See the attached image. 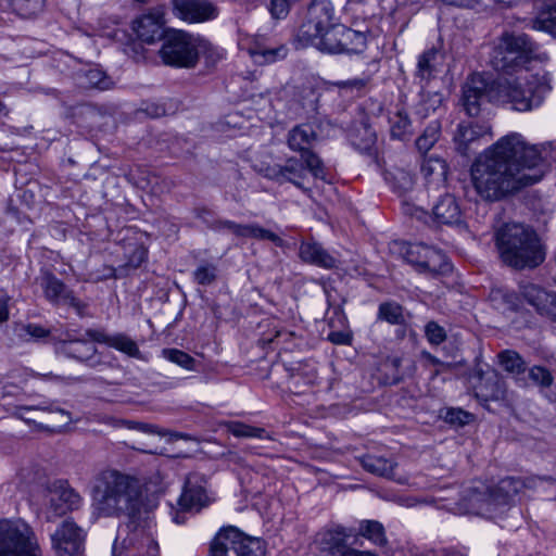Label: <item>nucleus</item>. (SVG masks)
<instances>
[{
  "label": "nucleus",
  "instance_id": "obj_56",
  "mask_svg": "<svg viewBox=\"0 0 556 556\" xmlns=\"http://www.w3.org/2000/svg\"><path fill=\"white\" fill-rule=\"evenodd\" d=\"M491 296L493 301L501 296L509 305L510 308L515 307V296L511 293L503 292L502 290H495L492 291Z\"/></svg>",
  "mask_w": 556,
  "mask_h": 556
},
{
  "label": "nucleus",
  "instance_id": "obj_4",
  "mask_svg": "<svg viewBox=\"0 0 556 556\" xmlns=\"http://www.w3.org/2000/svg\"><path fill=\"white\" fill-rule=\"evenodd\" d=\"M538 176L505 169L503 163L480 153L470 166V185L483 201L495 202L523 187L535 184Z\"/></svg>",
  "mask_w": 556,
  "mask_h": 556
},
{
  "label": "nucleus",
  "instance_id": "obj_17",
  "mask_svg": "<svg viewBox=\"0 0 556 556\" xmlns=\"http://www.w3.org/2000/svg\"><path fill=\"white\" fill-rule=\"evenodd\" d=\"M174 15L181 21L194 24L214 20L217 8L208 0H172Z\"/></svg>",
  "mask_w": 556,
  "mask_h": 556
},
{
  "label": "nucleus",
  "instance_id": "obj_45",
  "mask_svg": "<svg viewBox=\"0 0 556 556\" xmlns=\"http://www.w3.org/2000/svg\"><path fill=\"white\" fill-rule=\"evenodd\" d=\"M442 103V96L438 92L424 94L418 105V114L426 117L431 111L434 112Z\"/></svg>",
  "mask_w": 556,
  "mask_h": 556
},
{
  "label": "nucleus",
  "instance_id": "obj_35",
  "mask_svg": "<svg viewBox=\"0 0 556 556\" xmlns=\"http://www.w3.org/2000/svg\"><path fill=\"white\" fill-rule=\"evenodd\" d=\"M241 238H253L258 240H269L277 247L283 245V240L273 231L261 227L257 224H248L242 227H235Z\"/></svg>",
  "mask_w": 556,
  "mask_h": 556
},
{
  "label": "nucleus",
  "instance_id": "obj_11",
  "mask_svg": "<svg viewBox=\"0 0 556 556\" xmlns=\"http://www.w3.org/2000/svg\"><path fill=\"white\" fill-rule=\"evenodd\" d=\"M211 556H265V548L261 540L245 535L236 527H227L215 535Z\"/></svg>",
  "mask_w": 556,
  "mask_h": 556
},
{
  "label": "nucleus",
  "instance_id": "obj_51",
  "mask_svg": "<svg viewBox=\"0 0 556 556\" xmlns=\"http://www.w3.org/2000/svg\"><path fill=\"white\" fill-rule=\"evenodd\" d=\"M22 329L26 334L34 339H41L49 334V331L47 329L35 324H28L26 326H23Z\"/></svg>",
  "mask_w": 556,
  "mask_h": 556
},
{
  "label": "nucleus",
  "instance_id": "obj_55",
  "mask_svg": "<svg viewBox=\"0 0 556 556\" xmlns=\"http://www.w3.org/2000/svg\"><path fill=\"white\" fill-rule=\"evenodd\" d=\"M9 295L0 294V324L9 319Z\"/></svg>",
  "mask_w": 556,
  "mask_h": 556
},
{
  "label": "nucleus",
  "instance_id": "obj_5",
  "mask_svg": "<svg viewBox=\"0 0 556 556\" xmlns=\"http://www.w3.org/2000/svg\"><path fill=\"white\" fill-rule=\"evenodd\" d=\"M504 263L515 268L535 267L544 261L536 233L521 224H506L495 235Z\"/></svg>",
  "mask_w": 556,
  "mask_h": 556
},
{
  "label": "nucleus",
  "instance_id": "obj_31",
  "mask_svg": "<svg viewBox=\"0 0 556 556\" xmlns=\"http://www.w3.org/2000/svg\"><path fill=\"white\" fill-rule=\"evenodd\" d=\"M421 173L429 185L438 188L446 181L447 164L440 157L429 156L422 162Z\"/></svg>",
  "mask_w": 556,
  "mask_h": 556
},
{
  "label": "nucleus",
  "instance_id": "obj_43",
  "mask_svg": "<svg viewBox=\"0 0 556 556\" xmlns=\"http://www.w3.org/2000/svg\"><path fill=\"white\" fill-rule=\"evenodd\" d=\"M369 83V77H355L348 80L333 83L341 91L346 94H359L365 90Z\"/></svg>",
  "mask_w": 556,
  "mask_h": 556
},
{
  "label": "nucleus",
  "instance_id": "obj_41",
  "mask_svg": "<svg viewBox=\"0 0 556 556\" xmlns=\"http://www.w3.org/2000/svg\"><path fill=\"white\" fill-rule=\"evenodd\" d=\"M497 357L500 365L507 372L520 374L525 371V362L517 352L505 350L502 351Z\"/></svg>",
  "mask_w": 556,
  "mask_h": 556
},
{
  "label": "nucleus",
  "instance_id": "obj_13",
  "mask_svg": "<svg viewBox=\"0 0 556 556\" xmlns=\"http://www.w3.org/2000/svg\"><path fill=\"white\" fill-rule=\"evenodd\" d=\"M317 140L311 124H301L293 127L287 137V143L290 150L300 153L301 160L306 164L307 170L315 177L326 180V168L320 157L312 151Z\"/></svg>",
  "mask_w": 556,
  "mask_h": 556
},
{
  "label": "nucleus",
  "instance_id": "obj_29",
  "mask_svg": "<svg viewBox=\"0 0 556 556\" xmlns=\"http://www.w3.org/2000/svg\"><path fill=\"white\" fill-rule=\"evenodd\" d=\"M207 495L203 486L193 485L188 479L185 489L178 500L179 509L182 511L199 510L206 505Z\"/></svg>",
  "mask_w": 556,
  "mask_h": 556
},
{
  "label": "nucleus",
  "instance_id": "obj_19",
  "mask_svg": "<svg viewBox=\"0 0 556 556\" xmlns=\"http://www.w3.org/2000/svg\"><path fill=\"white\" fill-rule=\"evenodd\" d=\"M486 136L492 137V129L488 123H460L454 135L456 150L463 155H468Z\"/></svg>",
  "mask_w": 556,
  "mask_h": 556
},
{
  "label": "nucleus",
  "instance_id": "obj_21",
  "mask_svg": "<svg viewBox=\"0 0 556 556\" xmlns=\"http://www.w3.org/2000/svg\"><path fill=\"white\" fill-rule=\"evenodd\" d=\"M490 87L480 74H473L463 88V105L469 116H478L482 103L489 99Z\"/></svg>",
  "mask_w": 556,
  "mask_h": 556
},
{
  "label": "nucleus",
  "instance_id": "obj_16",
  "mask_svg": "<svg viewBox=\"0 0 556 556\" xmlns=\"http://www.w3.org/2000/svg\"><path fill=\"white\" fill-rule=\"evenodd\" d=\"M39 283L46 300L53 305L73 307L79 314L85 309V304L53 274L43 273L40 276Z\"/></svg>",
  "mask_w": 556,
  "mask_h": 556
},
{
  "label": "nucleus",
  "instance_id": "obj_32",
  "mask_svg": "<svg viewBox=\"0 0 556 556\" xmlns=\"http://www.w3.org/2000/svg\"><path fill=\"white\" fill-rule=\"evenodd\" d=\"M363 468L374 475L395 479V463L392 459L382 456L366 454L359 457Z\"/></svg>",
  "mask_w": 556,
  "mask_h": 556
},
{
  "label": "nucleus",
  "instance_id": "obj_6",
  "mask_svg": "<svg viewBox=\"0 0 556 556\" xmlns=\"http://www.w3.org/2000/svg\"><path fill=\"white\" fill-rule=\"evenodd\" d=\"M333 8L327 1H314L299 28L296 40L301 47L312 46L330 54H339V38L334 33Z\"/></svg>",
  "mask_w": 556,
  "mask_h": 556
},
{
  "label": "nucleus",
  "instance_id": "obj_20",
  "mask_svg": "<svg viewBox=\"0 0 556 556\" xmlns=\"http://www.w3.org/2000/svg\"><path fill=\"white\" fill-rule=\"evenodd\" d=\"M307 167L304 161L295 157L287 160L285 165H271L261 169V173L279 184L291 182L301 188Z\"/></svg>",
  "mask_w": 556,
  "mask_h": 556
},
{
  "label": "nucleus",
  "instance_id": "obj_39",
  "mask_svg": "<svg viewBox=\"0 0 556 556\" xmlns=\"http://www.w3.org/2000/svg\"><path fill=\"white\" fill-rule=\"evenodd\" d=\"M441 134V125L438 121H432L417 138L416 147L420 152L429 151L438 141Z\"/></svg>",
  "mask_w": 556,
  "mask_h": 556
},
{
  "label": "nucleus",
  "instance_id": "obj_1",
  "mask_svg": "<svg viewBox=\"0 0 556 556\" xmlns=\"http://www.w3.org/2000/svg\"><path fill=\"white\" fill-rule=\"evenodd\" d=\"M91 496L99 515L128 517V521L118 527L112 556H160L153 528L141 521L142 489L136 478L117 470H104L97 476Z\"/></svg>",
  "mask_w": 556,
  "mask_h": 556
},
{
  "label": "nucleus",
  "instance_id": "obj_8",
  "mask_svg": "<svg viewBox=\"0 0 556 556\" xmlns=\"http://www.w3.org/2000/svg\"><path fill=\"white\" fill-rule=\"evenodd\" d=\"M523 486L525 483L520 479L505 478L492 490L470 491L463 497L460 506L464 513L493 517L502 507L508 505Z\"/></svg>",
  "mask_w": 556,
  "mask_h": 556
},
{
  "label": "nucleus",
  "instance_id": "obj_26",
  "mask_svg": "<svg viewBox=\"0 0 556 556\" xmlns=\"http://www.w3.org/2000/svg\"><path fill=\"white\" fill-rule=\"evenodd\" d=\"M475 378L477 382H475L473 389L477 397L483 401H496L503 396V381L495 371L491 370L485 374L479 371Z\"/></svg>",
  "mask_w": 556,
  "mask_h": 556
},
{
  "label": "nucleus",
  "instance_id": "obj_40",
  "mask_svg": "<svg viewBox=\"0 0 556 556\" xmlns=\"http://www.w3.org/2000/svg\"><path fill=\"white\" fill-rule=\"evenodd\" d=\"M378 318L391 325L404 323L403 308L395 302H386L379 305Z\"/></svg>",
  "mask_w": 556,
  "mask_h": 556
},
{
  "label": "nucleus",
  "instance_id": "obj_59",
  "mask_svg": "<svg viewBox=\"0 0 556 556\" xmlns=\"http://www.w3.org/2000/svg\"><path fill=\"white\" fill-rule=\"evenodd\" d=\"M329 339L334 343H346L348 342V336L341 332H332L329 334Z\"/></svg>",
  "mask_w": 556,
  "mask_h": 556
},
{
  "label": "nucleus",
  "instance_id": "obj_46",
  "mask_svg": "<svg viewBox=\"0 0 556 556\" xmlns=\"http://www.w3.org/2000/svg\"><path fill=\"white\" fill-rule=\"evenodd\" d=\"M473 416L460 408H448L445 414V420L450 424L464 426L469 424Z\"/></svg>",
  "mask_w": 556,
  "mask_h": 556
},
{
  "label": "nucleus",
  "instance_id": "obj_15",
  "mask_svg": "<svg viewBox=\"0 0 556 556\" xmlns=\"http://www.w3.org/2000/svg\"><path fill=\"white\" fill-rule=\"evenodd\" d=\"M58 556H83L85 532L74 521L64 520L51 535Z\"/></svg>",
  "mask_w": 556,
  "mask_h": 556
},
{
  "label": "nucleus",
  "instance_id": "obj_30",
  "mask_svg": "<svg viewBox=\"0 0 556 556\" xmlns=\"http://www.w3.org/2000/svg\"><path fill=\"white\" fill-rule=\"evenodd\" d=\"M334 35L339 38V53H358L366 45V37L343 25H337Z\"/></svg>",
  "mask_w": 556,
  "mask_h": 556
},
{
  "label": "nucleus",
  "instance_id": "obj_23",
  "mask_svg": "<svg viewBox=\"0 0 556 556\" xmlns=\"http://www.w3.org/2000/svg\"><path fill=\"white\" fill-rule=\"evenodd\" d=\"M521 294L541 315L556 320V295L529 283L521 288Z\"/></svg>",
  "mask_w": 556,
  "mask_h": 556
},
{
  "label": "nucleus",
  "instance_id": "obj_50",
  "mask_svg": "<svg viewBox=\"0 0 556 556\" xmlns=\"http://www.w3.org/2000/svg\"><path fill=\"white\" fill-rule=\"evenodd\" d=\"M71 351L77 353V358L87 359L88 355L96 352V348L90 343L77 341L72 344Z\"/></svg>",
  "mask_w": 556,
  "mask_h": 556
},
{
  "label": "nucleus",
  "instance_id": "obj_62",
  "mask_svg": "<svg viewBox=\"0 0 556 556\" xmlns=\"http://www.w3.org/2000/svg\"><path fill=\"white\" fill-rule=\"evenodd\" d=\"M428 359H429L432 364H434V365H435V364H439V361H438L435 357L431 356V355H428Z\"/></svg>",
  "mask_w": 556,
  "mask_h": 556
},
{
  "label": "nucleus",
  "instance_id": "obj_37",
  "mask_svg": "<svg viewBox=\"0 0 556 556\" xmlns=\"http://www.w3.org/2000/svg\"><path fill=\"white\" fill-rule=\"evenodd\" d=\"M359 533L376 545L387 542L383 526L375 520H364L359 523Z\"/></svg>",
  "mask_w": 556,
  "mask_h": 556
},
{
  "label": "nucleus",
  "instance_id": "obj_33",
  "mask_svg": "<svg viewBox=\"0 0 556 556\" xmlns=\"http://www.w3.org/2000/svg\"><path fill=\"white\" fill-rule=\"evenodd\" d=\"M530 26L534 30L544 31L556 38V1L541 10L531 20Z\"/></svg>",
  "mask_w": 556,
  "mask_h": 556
},
{
  "label": "nucleus",
  "instance_id": "obj_28",
  "mask_svg": "<svg viewBox=\"0 0 556 556\" xmlns=\"http://www.w3.org/2000/svg\"><path fill=\"white\" fill-rule=\"evenodd\" d=\"M435 220L444 225H457L462 222V211L451 194L442 197L432 208Z\"/></svg>",
  "mask_w": 556,
  "mask_h": 556
},
{
  "label": "nucleus",
  "instance_id": "obj_7",
  "mask_svg": "<svg viewBox=\"0 0 556 556\" xmlns=\"http://www.w3.org/2000/svg\"><path fill=\"white\" fill-rule=\"evenodd\" d=\"M210 49V43L200 36L185 30H172L164 37L159 55L165 65L192 68L197 65L200 54Z\"/></svg>",
  "mask_w": 556,
  "mask_h": 556
},
{
  "label": "nucleus",
  "instance_id": "obj_9",
  "mask_svg": "<svg viewBox=\"0 0 556 556\" xmlns=\"http://www.w3.org/2000/svg\"><path fill=\"white\" fill-rule=\"evenodd\" d=\"M538 47L526 34L504 33L495 42L491 62L497 71L525 68L536 56Z\"/></svg>",
  "mask_w": 556,
  "mask_h": 556
},
{
  "label": "nucleus",
  "instance_id": "obj_49",
  "mask_svg": "<svg viewBox=\"0 0 556 556\" xmlns=\"http://www.w3.org/2000/svg\"><path fill=\"white\" fill-rule=\"evenodd\" d=\"M290 9L289 0H270L269 12L274 18H285Z\"/></svg>",
  "mask_w": 556,
  "mask_h": 556
},
{
  "label": "nucleus",
  "instance_id": "obj_44",
  "mask_svg": "<svg viewBox=\"0 0 556 556\" xmlns=\"http://www.w3.org/2000/svg\"><path fill=\"white\" fill-rule=\"evenodd\" d=\"M216 266L208 263L199 265L193 273L194 280L200 285H211L216 279Z\"/></svg>",
  "mask_w": 556,
  "mask_h": 556
},
{
  "label": "nucleus",
  "instance_id": "obj_52",
  "mask_svg": "<svg viewBox=\"0 0 556 556\" xmlns=\"http://www.w3.org/2000/svg\"><path fill=\"white\" fill-rule=\"evenodd\" d=\"M87 78L91 86L100 88V89L106 88V85L103 81L104 75L102 72H100L98 70H90L87 73Z\"/></svg>",
  "mask_w": 556,
  "mask_h": 556
},
{
  "label": "nucleus",
  "instance_id": "obj_58",
  "mask_svg": "<svg viewBox=\"0 0 556 556\" xmlns=\"http://www.w3.org/2000/svg\"><path fill=\"white\" fill-rule=\"evenodd\" d=\"M342 556H377L376 554L371 553V552H366V551H358V549H349V551H345Z\"/></svg>",
  "mask_w": 556,
  "mask_h": 556
},
{
  "label": "nucleus",
  "instance_id": "obj_63",
  "mask_svg": "<svg viewBox=\"0 0 556 556\" xmlns=\"http://www.w3.org/2000/svg\"><path fill=\"white\" fill-rule=\"evenodd\" d=\"M56 412L68 417V414L64 409H56Z\"/></svg>",
  "mask_w": 556,
  "mask_h": 556
},
{
  "label": "nucleus",
  "instance_id": "obj_10",
  "mask_svg": "<svg viewBox=\"0 0 556 556\" xmlns=\"http://www.w3.org/2000/svg\"><path fill=\"white\" fill-rule=\"evenodd\" d=\"M0 556H43L38 536L23 519H0Z\"/></svg>",
  "mask_w": 556,
  "mask_h": 556
},
{
  "label": "nucleus",
  "instance_id": "obj_18",
  "mask_svg": "<svg viewBox=\"0 0 556 556\" xmlns=\"http://www.w3.org/2000/svg\"><path fill=\"white\" fill-rule=\"evenodd\" d=\"M164 10L154 8L132 21V30L147 43H153L164 36Z\"/></svg>",
  "mask_w": 556,
  "mask_h": 556
},
{
  "label": "nucleus",
  "instance_id": "obj_22",
  "mask_svg": "<svg viewBox=\"0 0 556 556\" xmlns=\"http://www.w3.org/2000/svg\"><path fill=\"white\" fill-rule=\"evenodd\" d=\"M350 536L351 534L343 527L325 529L316 534L314 545L323 553L342 556L345 551L351 549L348 547Z\"/></svg>",
  "mask_w": 556,
  "mask_h": 556
},
{
  "label": "nucleus",
  "instance_id": "obj_24",
  "mask_svg": "<svg viewBox=\"0 0 556 556\" xmlns=\"http://www.w3.org/2000/svg\"><path fill=\"white\" fill-rule=\"evenodd\" d=\"M87 336L94 342L104 343L127 356L141 358L137 343L125 333L108 334L102 330H88Z\"/></svg>",
  "mask_w": 556,
  "mask_h": 556
},
{
  "label": "nucleus",
  "instance_id": "obj_53",
  "mask_svg": "<svg viewBox=\"0 0 556 556\" xmlns=\"http://www.w3.org/2000/svg\"><path fill=\"white\" fill-rule=\"evenodd\" d=\"M123 425L128 429L138 430L143 433H156L154 426L143 422H137L132 420H124Z\"/></svg>",
  "mask_w": 556,
  "mask_h": 556
},
{
  "label": "nucleus",
  "instance_id": "obj_47",
  "mask_svg": "<svg viewBox=\"0 0 556 556\" xmlns=\"http://www.w3.org/2000/svg\"><path fill=\"white\" fill-rule=\"evenodd\" d=\"M529 377L534 383L543 387H548L553 382V377L551 372L546 368L541 366L532 367L530 369Z\"/></svg>",
  "mask_w": 556,
  "mask_h": 556
},
{
  "label": "nucleus",
  "instance_id": "obj_2",
  "mask_svg": "<svg viewBox=\"0 0 556 556\" xmlns=\"http://www.w3.org/2000/svg\"><path fill=\"white\" fill-rule=\"evenodd\" d=\"M483 153L503 163L505 169L519 172L526 176L536 175V184L544 177L551 164L556 162V142L530 144L521 134L509 132L486 148Z\"/></svg>",
  "mask_w": 556,
  "mask_h": 556
},
{
  "label": "nucleus",
  "instance_id": "obj_48",
  "mask_svg": "<svg viewBox=\"0 0 556 556\" xmlns=\"http://www.w3.org/2000/svg\"><path fill=\"white\" fill-rule=\"evenodd\" d=\"M426 336L430 343L440 344L445 340V331L434 321H430L426 326Z\"/></svg>",
  "mask_w": 556,
  "mask_h": 556
},
{
  "label": "nucleus",
  "instance_id": "obj_25",
  "mask_svg": "<svg viewBox=\"0 0 556 556\" xmlns=\"http://www.w3.org/2000/svg\"><path fill=\"white\" fill-rule=\"evenodd\" d=\"M252 61L257 65H266L282 60L287 56L288 49L285 46L270 47L266 38L258 36L254 38L247 48Z\"/></svg>",
  "mask_w": 556,
  "mask_h": 556
},
{
  "label": "nucleus",
  "instance_id": "obj_12",
  "mask_svg": "<svg viewBox=\"0 0 556 556\" xmlns=\"http://www.w3.org/2000/svg\"><path fill=\"white\" fill-rule=\"evenodd\" d=\"M33 498L52 516L64 515L67 510L77 508L81 503L80 495L65 481H54L41 486L33 494Z\"/></svg>",
  "mask_w": 556,
  "mask_h": 556
},
{
  "label": "nucleus",
  "instance_id": "obj_38",
  "mask_svg": "<svg viewBox=\"0 0 556 556\" xmlns=\"http://www.w3.org/2000/svg\"><path fill=\"white\" fill-rule=\"evenodd\" d=\"M391 135L393 138L403 139L412 132V123L404 110H397L391 117Z\"/></svg>",
  "mask_w": 556,
  "mask_h": 556
},
{
  "label": "nucleus",
  "instance_id": "obj_27",
  "mask_svg": "<svg viewBox=\"0 0 556 556\" xmlns=\"http://www.w3.org/2000/svg\"><path fill=\"white\" fill-rule=\"evenodd\" d=\"M299 255L303 262L325 269L334 268L338 264L336 256L331 255L319 243L313 241L302 242Z\"/></svg>",
  "mask_w": 556,
  "mask_h": 556
},
{
  "label": "nucleus",
  "instance_id": "obj_57",
  "mask_svg": "<svg viewBox=\"0 0 556 556\" xmlns=\"http://www.w3.org/2000/svg\"><path fill=\"white\" fill-rule=\"evenodd\" d=\"M243 225L237 224L231 220H220L218 222V228L219 229H227L231 231L235 236L239 237V232L235 227H242Z\"/></svg>",
  "mask_w": 556,
  "mask_h": 556
},
{
  "label": "nucleus",
  "instance_id": "obj_61",
  "mask_svg": "<svg viewBox=\"0 0 556 556\" xmlns=\"http://www.w3.org/2000/svg\"><path fill=\"white\" fill-rule=\"evenodd\" d=\"M316 378H317V376H316L315 369L312 368L309 370V376L307 377L306 382L309 384H313L315 382Z\"/></svg>",
  "mask_w": 556,
  "mask_h": 556
},
{
  "label": "nucleus",
  "instance_id": "obj_36",
  "mask_svg": "<svg viewBox=\"0 0 556 556\" xmlns=\"http://www.w3.org/2000/svg\"><path fill=\"white\" fill-rule=\"evenodd\" d=\"M227 431L237 438H257L269 439L265 429L253 427L240 421H229L226 424Z\"/></svg>",
  "mask_w": 556,
  "mask_h": 556
},
{
  "label": "nucleus",
  "instance_id": "obj_60",
  "mask_svg": "<svg viewBox=\"0 0 556 556\" xmlns=\"http://www.w3.org/2000/svg\"><path fill=\"white\" fill-rule=\"evenodd\" d=\"M185 513L186 511H182V510L176 511L175 515L173 516V520L178 525L184 523L186 520Z\"/></svg>",
  "mask_w": 556,
  "mask_h": 556
},
{
  "label": "nucleus",
  "instance_id": "obj_54",
  "mask_svg": "<svg viewBox=\"0 0 556 556\" xmlns=\"http://www.w3.org/2000/svg\"><path fill=\"white\" fill-rule=\"evenodd\" d=\"M22 388L15 383H7L0 387V397L16 396L21 393Z\"/></svg>",
  "mask_w": 556,
  "mask_h": 556
},
{
  "label": "nucleus",
  "instance_id": "obj_42",
  "mask_svg": "<svg viewBox=\"0 0 556 556\" xmlns=\"http://www.w3.org/2000/svg\"><path fill=\"white\" fill-rule=\"evenodd\" d=\"M162 354L167 361L182 367L184 369L194 370L195 361L188 353L178 349H164Z\"/></svg>",
  "mask_w": 556,
  "mask_h": 556
},
{
  "label": "nucleus",
  "instance_id": "obj_3",
  "mask_svg": "<svg viewBox=\"0 0 556 556\" xmlns=\"http://www.w3.org/2000/svg\"><path fill=\"white\" fill-rule=\"evenodd\" d=\"M551 89V77L546 72L532 73L528 68H520L515 76L495 80L490 86L489 100L509 105L518 112H529L542 104Z\"/></svg>",
  "mask_w": 556,
  "mask_h": 556
},
{
  "label": "nucleus",
  "instance_id": "obj_34",
  "mask_svg": "<svg viewBox=\"0 0 556 556\" xmlns=\"http://www.w3.org/2000/svg\"><path fill=\"white\" fill-rule=\"evenodd\" d=\"M439 59V52L433 48L420 54L417 63V76L422 80L432 78L438 72Z\"/></svg>",
  "mask_w": 556,
  "mask_h": 556
},
{
  "label": "nucleus",
  "instance_id": "obj_14",
  "mask_svg": "<svg viewBox=\"0 0 556 556\" xmlns=\"http://www.w3.org/2000/svg\"><path fill=\"white\" fill-rule=\"evenodd\" d=\"M404 260L420 273H442L448 269L446 256L440 250L422 243L394 242Z\"/></svg>",
  "mask_w": 556,
  "mask_h": 556
}]
</instances>
